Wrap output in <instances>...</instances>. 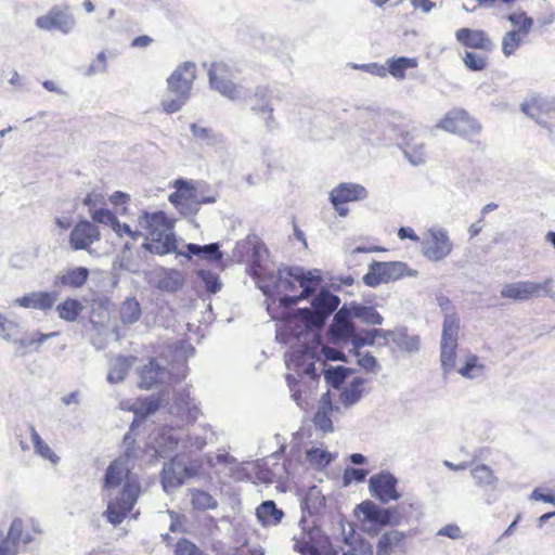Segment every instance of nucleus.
Segmentation results:
<instances>
[{"label":"nucleus","mask_w":555,"mask_h":555,"mask_svg":"<svg viewBox=\"0 0 555 555\" xmlns=\"http://www.w3.org/2000/svg\"><path fill=\"white\" fill-rule=\"evenodd\" d=\"M322 284L321 271H306L301 267L280 268L276 273L270 272L259 285L267 296L276 295L280 306L291 308L300 300L315 296Z\"/></svg>","instance_id":"1"},{"label":"nucleus","mask_w":555,"mask_h":555,"mask_svg":"<svg viewBox=\"0 0 555 555\" xmlns=\"http://www.w3.org/2000/svg\"><path fill=\"white\" fill-rule=\"evenodd\" d=\"M340 299L326 289H321L311 300V308L297 309L293 315L286 318L284 331L287 335L304 343L311 337L313 343L320 337L319 331L323 328L330 315L338 308Z\"/></svg>","instance_id":"2"},{"label":"nucleus","mask_w":555,"mask_h":555,"mask_svg":"<svg viewBox=\"0 0 555 555\" xmlns=\"http://www.w3.org/2000/svg\"><path fill=\"white\" fill-rule=\"evenodd\" d=\"M139 227L146 230L150 242L143 247L156 255H166L176 251L177 241L173 224L162 210L144 211L138 219Z\"/></svg>","instance_id":"3"},{"label":"nucleus","mask_w":555,"mask_h":555,"mask_svg":"<svg viewBox=\"0 0 555 555\" xmlns=\"http://www.w3.org/2000/svg\"><path fill=\"white\" fill-rule=\"evenodd\" d=\"M196 79V64L191 61L181 63L167 78V93L162 99V107L172 114L179 112L190 100Z\"/></svg>","instance_id":"4"},{"label":"nucleus","mask_w":555,"mask_h":555,"mask_svg":"<svg viewBox=\"0 0 555 555\" xmlns=\"http://www.w3.org/2000/svg\"><path fill=\"white\" fill-rule=\"evenodd\" d=\"M418 272L408 267L402 261H373L369 266L363 282L370 287H376L382 283L397 281L403 276H417Z\"/></svg>","instance_id":"5"},{"label":"nucleus","mask_w":555,"mask_h":555,"mask_svg":"<svg viewBox=\"0 0 555 555\" xmlns=\"http://www.w3.org/2000/svg\"><path fill=\"white\" fill-rule=\"evenodd\" d=\"M554 280L546 278L543 282L517 281L506 283L502 286L500 295L502 298L515 301H528L541 296L553 297Z\"/></svg>","instance_id":"6"},{"label":"nucleus","mask_w":555,"mask_h":555,"mask_svg":"<svg viewBox=\"0 0 555 555\" xmlns=\"http://www.w3.org/2000/svg\"><path fill=\"white\" fill-rule=\"evenodd\" d=\"M198 464L184 456L176 455L169 463L164 465L162 472V485L169 493L179 488L185 479L192 478L198 473Z\"/></svg>","instance_id":"7"},{"label":"nucleus","mask_w":555,"mask_h":555,"mask_svg":"<svg viewBox=\"0 0 555 555\" xmlns=\"http://www.w3.org/2000/svg\"><path fill=\"white\" fill-rule=\"evenodd\" d=\"M140 493V486L134 480H128L120 492V496L108 501L104 516L107 521L114 526H118L131 512Z\"/></svg>","instance_id":"8"},{"label":"nucleus","mask_w":555,"mask_h":555,"mask_svg":"<svg viewBox=\"0 0 555 555\" xmlns=\"http://www.w3.org/2000/svg\"><path fill=\"white\" fill-rule=\"evenodd\" d=\"M208 78L211 89L229 100L238 101L245 99V89L232 81L230 67L225 63H212L208 69Z\"/></svg>","instance_id":"9"},{"label":"nucleus","mask_w":555,"mask_h":555,"mask_svg":"<svg viewBox=\"0 0 555 555\" xmlns=\"http://www.w3.org/2000/svg\"><path fill=\"white\" fill-rule=\"evenodd\" d=\"M453 250V244L444 228L433 227L422 243V254L429 261L438 262L447 258Z\"/></svg>","instance_id":"10"},{"label":"nucleus","mask_w":555,"mask_h":555,"mask_svg":"<svg viewBox=\"0 0 555 555\" xmlns=\"http://www.w3.org/2000/svg\"><path fill=\"white\" fill-rule=\"evenodd\" d=\"M35 25L41 30L68 34L74 29L76 20L67 5H54L47 14L37 17Z\"/></svg>","instance_id":"11"},{"label":"nucleus","mask_w":555,"mask_h":555,"mask_svg":"<svg viewBox=\"0 0 555 555\" xmlns=\"http://www.w3.org/2000/svg\"><path fill=\"white\" fill-rule=\"evenodd\" d=\"M397 485L398 479L387 470L371 476L369 480L371 494L384 504L401 498V494L397 491Z\"/></svg>","instance_id":"12"},{"label":"nucleus","mask_w":555,"mask_h":555,"mask_svg":"<svg viewBox=\"0 0 555 555\" xmlns=\"http://www.w3.org/2000/svg\"><path fill=\"white\" fill-rule=\"evenodd\" d=\"M315 360H319L318 351L313 350L311 346L305 345L301 349L292 352L286 364L287 369L295 371L298 376L306 375L312 379H318Z\"/></svg>","instance_id":"13"},{"label":"nucleus","mask_w":555,"mask_h":555,"mask_svg":"<svg viewBox=\"0 0 555 555\" xmlns=\"http://www.w3.org/2000/svg\"><path fill=\"white\" fill-rule=\"evenodd\" d=\"M348 305H344L334 315L333 322L327 330V336L331 343L337 345L352 339L356 332Z\"/></svg>","instance_id":"14"},{"label":"nucleus","mask_w":555,"mask_h":555,"mask_svg":"<svg viewBox=\"0 0 555 555\" xmlns=\"http://www.w3.org/2000/svg\"><path fill=\"white\" fill-rule=\"evenodd\" d=\"M470 476L474 479L476 487L483 491L485 502L488 505L498 501L494 492L499 488V478L494 472L486 464H478L470 468Z\"/></svg>","instance_id":"15"},{"label":"nucleus","mask_w":555,"mask_h":555,"mask_svg":"<svg viewBox=\"0 0 555 555\" xmlns=\"http://www.w3.org/2000/svg\"><path fill=\"white\" fill-rule=\"evenodd\" d=\"M101 237L99 228L88 221H79L69 234V246L73 250H89Z\"/></svg>","instance_id":"16"},{"label":"nucleus","mask_w":555,"mask_h":555,"mask_svg":"<svg viewBox=\"0 0 555 555\" xmlns=\"http://www.w3.org/2000/svg\"><path fill=\"white\" fill-rule=\"evenodd\" d=\"M169 413L181 423L189 424L198 418L199 409L194 399L190 397V391L182 389L176 392L173 403L169 408Z\"/></svg>","instance_id":"17"},{"label":"nucleus","mask_w":555,"mask_h":555,"mask_svg":"<svg viewBox=\"0 0 555 555\" xmlns=\"http://www.w3.org/2000/svg\"><path fill=\"white\" fill-rule=\"evenodd\" d=\"M521 111L539 125L548 127V119L555 115V100L534 96L521 104Z\"/></svg>","instance_id":"18"},{"label":"nucleus","mask_w":555,"mask_h":555,"mask_svg":"<svg viewBox=\"0 0 555 555\" xmlns=\"http://www.w3.org/2000/svg\"><path fill=\"white\" fill-rule=\"evenodd\" d=\"M406 534L392 529L384 532L376 544V555H406Z\"/></svg>","instance_id":"19"},{"label":"nucleus","mask_w":555,"mask_h":555,"mask_svg":"<svg viewBox=\"0 0 555 555\" xmlns=\"http://www.w3.org/2000/svg\"><path fill=\"white\" fill-rule=\"evenodd\" d=\"M59 299L57 292H30L13 301L14 306L41 311L50 310Z\"/></svg>","instance_id":"20"},{"label":"nucleus","mask_w":555,"mask_h":555,"mask_svg":"<svg viewBox=\"0 0 555 555\" xmlns=\"http://www.w3.org/2000/svg\"><path fill=\"white\" fill-rule=\"evenodd\" d=\"M367 197L369 192L362 184L351 182L340 183L330 193V201L332 205L363 201Z\"/></svg>","instance_id":"21"},{"label":"nucleus","mask_w":555,"mask_h":555,"mask_svg":"<svg viewBox=\"0 0 555 555\" xmlns=\"http://www.w3.org/2000/svg\"><path fill=\"white\" fill-rule=\"evenodd\" d=\"M402 152L412 166H420L426 162L425 143L415 131H408L402 134Z\"/></svg>","instance_id":"22"},{"label":"nucleus","mask_w":555,"mask_h":555,"mask_svg":"<svg viewBox=\"0 0 555 555\" xmlns=\"http://www.w3.org/2000/svg\"><path fill=\"white\" fill-rule=\"evenodd\" d=\"M154 287L163 292L176 293L184 284V275L179 270L160 269L151 280Z\"/></svg>","instance_id":"23"},{"label":"nucleus","mask_w":555,"mask_h":555,"mask_svg":"<svg viewBox=\"0 0 555 555\" xmlns=\"http://www.w3.org/2000/svg\"><path fill=\"white\" fill-rule=\"evenodd\" d=\"M186 251H175L178 257H185L191 259L192 256H196L203 260H207L209 262H217L223 258V253L220 250L219 243H210L206 245H198L194 243H189L185 245Z\"/></svg>","instance_id":"24"},{"label":"nucleus","mask_w":555,"mask_h":555,"mask_svg":"<svg viewBox=\"0 0 555 555\" xmlns=\"http://www.w3.org/2000/svg\"><path fill=\"white\" fill-rule=\"evenodd\" d=\"M455 38L460 43L470 49L489 51L493 47L492 40L481 29L460 28L455 33Z\"/></svg>","instance_id":"25"},{"label":"nucleus","mask_w":555,"mask_h":555,"mask_svg":"<svg viewBox=\"0 0 555 555\" xmlns=\"http://www.w3.org/2000/svg\"><path fill=\"white\" fill-rule=\"evenodd\" d=\"M357 509L362 513L365 520L380 526L391 524L396 508H383L372 501H364L357 506Z\"/></svg>","instance_id":"26"},{"label":"nucleus","mask_w":555,"mask_h":555,"mask_svg":"<svg viewBox=\"0 0 555 555\" xmlns=\"http://www.w3.org/2000/svg\"><path fill=\"white\" fill-rule=\"evenodd\" d=\"M131 466L128 464L121 463V460H114L108 467L106 468V472L104 474L103 479V490H113L116 489L121 485L124 480L125 483L128 480H131L129 478Z\"/></svg>","instance_id":"27"},{"label":"nucleus","mask_w":555,"mask_h":555,"mask_svg":"<svg viewBox=\"0 0 555 555\" xmlns=\"http://www.w3.org/2000/svg\"><path fill=\"white\" fill-rule=\"evenodd\" d=\"M169 378V372L166 367L159 365L155 360H151L140 371L139 386L150 389L157 384H162Z\"/></svg>","instance_id":"28"},{"label":"nucleus","mask_w":555,"mask_h":555,"mask_svg":"<svg viewBox=\"0 0 555 555\" xmlns=\"http://www.w3.org/2000/svg\"><path fill=\"white\" fill-rule=\"evenodd\" d=\"M23 535V521L20 518L13 519L8 535L4 538L0 530V555H16L18 542Z\"/></svg>","instance_id":"29"},{"label":"nucleus","mask_w":555,"mask_h":555,"mask_svg":"<svg viewBox=\"0 0 555 555\" xmlns=\"http://www.w3.org/2000/svg\"><path fill=\"white\" fill-rule=\"evenodd\" d=\"M243 247L247 251L251 253L247 259L248 272L254 279L258 280V283L260 285L263 279L268 275V273L263 270L261 266L262 257L267 253V250L262 245L250 242L245 243Z\"/></svg>","instance_id":"30"},{"label":"nucleus","mask_w":555,"mask_h":555,"mask_svg":"<svg viewBox=\"0 0 555 555\" xmlns=\"http://www.w3.org/2000/svg\"><path fill=\"white\" fill-rule=\"evenodd\" d=\"M384 338H391L393 344L401 350L409 353L420 351L421 340L417 335H409L405 327L396 328L395 331H386Z\"/></svg>","instance_id":"31"},{"label":"nucleus","mask_w":555,"mask_h":555,"mask_svg":"<svg viewBox=\"0 0 555 555\" xmlns=\"http://www.w3.org/2000/svg\"><path fill=\"white\" fill-rule=\"evenodd\" d=\"M284 512L278 507L273 500L263 501L256 508V517L262 527H274L281 524Z\"/></svg>","instance_id":"32"},{"label":"nucleus","mask_w":555,"mask_h":555,"mask_svg":"<svg viewBox=\"0 0 555 555\" xmlns=\"http://www.w3.org/2000/svg\"><path fill=\"white\" fill-rule=\"evenodd\" d=\"M89 278V270L85 267L68 268L61 271L55 280V285L80 288Z\"/></svg>","instance_id":"33"},{"label":"nucleus","mask_w":555,"mask_h":555,"mask_svg":"<svg viewBox=\"0 0 555 555\" xmlns=\"http://www.w3.org/2000/svg\"><path fill=\"white\" fill-rule=\"evenodd\" d=\"M273 93L269 87L257 86L253 95L250 96V111L256 115L259 113H270L274 111Z\"/></svg>","instance_id":"34"},{"label":"nucleus","mask_w":555,"mask_h":555,"mask_svg":"<svg viewBox=\"0 0 555 555\" xmlns=\"http://www.w3.org/2000/svg\"><path fill=\"white\" fill-rule=\"evenodd\" d=\"M156 451L164 456L176 451L179 447L183 449V435L173 429H166L156 439Z\"/></svg>","instance_id":"35"},{"label":"nucleus","mask_w":555,"mask_h":555,"mask_svg":"<svg viewBox=\"0 0 555 555\" xmlns=\"http://www.w3.org/2000/svg\"><path fill=\"white\" fill-rule=\"evenodd\" d=\"M332 410V402L327 398V395L323 396L320 401L319 409L313 417L315 428L321 430L323 434L333 431V422L330 416Z\"/></svg>","instance_id":"36"},{"label":"nucleus","mask_w":555,"mask_h":555,"mask_svg":"<svg viewBox=\"0 0 555 555\" xmlns=\"http://www.w3.org/2000/svg\"><path fill=\"white\" fill-rule=\"evenodd\" d=\"M351 315L362 322L371 325L383 324L384 318L379 312L372 306H364L358 302H351L348 305Z\"/></svg>","instance_id":"37"},{"label":"nucleus","mask_w":555,"mask_h":555,"mask_svg":"<svg viewBox=\"0 0 555 555\" xmlns=\"http://www.w3.org/2000/svg\"><path fill=\"white\" fill-rule=\"evenodd\" d=\"M324 504L325 498L317 486L310 487L300 501L301 511L309 515L319 513Z\"/></svg>","instance_id":"38"},{"label":"nucleus","mask_w":555,"mask_h":555,"mask_svg":"<svg viewBox=\"0 0 555 555\" xmlns=\"http://www.w3.org/2000/svg\"><path fill=\"white\" fill-rule=\"evenodd\" d=\"M134 361L135 358L124 356L114 359L111 363L109 372L107 374V380L111 384L122 382Z\"/></svg>","instance_id":"39"},{"label":"nucleus","mask_w":555,"mask_h":555,"mask_svg":"<svg viewBox=\"0 0 555 555\" xmlns=\"http://www.w3.org/2000/svg\"><path fill=\"white\" fill-rule=\"evenodd\" d=\"M191 505L194 509L204 512L216 509L218 501L207 491L199 489L190 490Z\"/></svg>","instance_id":"40"},{"label":"nucleus","mask_w":555,"mask_h":555,"mask_svg":"<svg viewBox=\"0 0 555 555\" xmlns=\"http://www.w3.org/2000/svg\"><path fill=\"white\" fill-rule=\"evenodd\" d=\"M387 72L396 79H403L405 77V70L409 68H415L417 66L416 59L400 56L397 59L387 60Z\"/></svg>","instance_id":"41"},{"label":"nucleus","mask_w":555,"mask_h":555,"mask_svg":"<svg viewBox=\"0 0 555 555\" xmlns=\"http://www.w3.org/2000/svg\"><path fill=\"white\" fill-rule=\"evenodd\" d=\"M460 331V319L455 313L444 315L441 333V341L446 344H457Z\"/></svg>","instance_id":"42"},{"label":"nucleus","mask_w":555,"mask_h":555,"mask_svg":"<svg viewBox=\"0 0 555 555\" xmlns=\"http://www.w3.org/2000/svg\"><path fill=\"white\" fill-rule=\"evenodd\" d=\"M190 130L192 135L206 146H216L222 142L221 135L216 133L211 128L193 122L190 126Z\"/></svg>","instance_id":"43"},{"label":"nucleus","mask_w":555,"mask_h":555,"mask_svg":"<svg viewBox=\"0 0 555 555\" xmlns=\"http://www.w3.org/2000/svg\"><path fill=\"white\" fill-rule=\"evenodd\" d=\"M353 372L354 370L343 365L330 366L324 369V378L330 386L338 389Z\"/></svg>","instance_id":"44"},{"label":"nucleus","mask_w":555,"mask_h":555,"mask_svg":"<svg viewBox=\"0 0 555 555\" xmlns=\"http://www.w3.org/2000/svg\"><path fill=\"white\" fill-rule=\"evenodd\" d=\"M59 335V332H51L48 334L39 331L25 334L21 339H15L14 344L18 345L20 348L34 347L36 350L47 340Z\"/></svg>","instance_id":"45"},{"label":"nucleus","mask_w":555,"mask_h":555,"mask_svg":"<svg viewBox=\"0 0 555 555\" xmlns=\"http://www.w3.org/2000/svg\"><path fill=\"white\" fill-rule=\"evenodd\" d=\"M141 317V307L139 301L133 298H126L120 307V320L124 324H133Z\"/></svg>","instance_id":"46"},{"label":"nucleus","mask_w":555,"mask_h":555,"mask_svg":"<svg viewBox=\"0 0 555 555\" xmlns=\"http://www.w3.org/2000/svg\"><path fill=\"white\" fill-rule=\"evenodd\" d=\"M463 116L464 109L450 111L447 113L444 118L440 120L438 127L451 133L459 134V132H464L465 130L461 127L463 124Z\"/></svg>","instance_id":"47"},{"label":"nucleus","mask_w":555,"mask_h":555,"mask_svg":"<svg viewBox=\"0 0 555 555\" xmlns=\"http://www.w3.org/2000/svg\"><path fill=\"white\" fill-rule=\"evenodd\" d=\"M82 305L77 299L68 298L56 307L59 317L67 322H74L82 310Z\"/></svg>","instance_id":"48"},{"label":"nucleus","mask_w":555,"mask_h":555,"mask_svg":"<svg viewBox=\"0 0 555 555\" xmlns=\"http://www.w3.org/2000/svg\"><path fill=\"white\" fill-rule=\"evenodd\" d=\"M176 191L169 195V202L188 201L197 198V191L184 179L175 181Z\"/></svg>","instance_id":"49"},{"label":"nucleus","mask_w":555,"mask_h":555,"mask_svg":"<svg viewBox=\"0 0 555 555\" xmlns=\"http://www.w3.org/2000/svg\"><path fill=\"white\" fill-rule=\"evenodd\" d=\"M31 441L34 443L35 452L41 457L49 460L51 463L56 464L60 457L52 451V449L41 439L40 435L36 431L34 426H30Z\"/></svg>","instance_id":"50"},{"label":"nucleus","mask_w":555,"mask_h":555,"mask_svg":"<svg viewBox=\"0 0 555 555\" xmlns=\"http://www.w3.org/2000/svg\"><path fill=\"white\" fill-rule=\"evenodd\" d=\"M457 344L440 343V363L444 375L449 374L455 365Z\"/></svg>","instance_id":"51"},{"label":"nucleus","mask_w":555,"mask_h":555,"mask_svg":"<svg viewBox=\"0 0 555 555\" xmlns=\"http://www.w3.org/2000/svg\"><path fill=\"white\" fill-rule=\"evenodd\" d=\"M363 383L364 379L361 377L353 378L350 386L340 395V401L345 406H351L361 399Z\"/></svg>","instance_id":"52"},{"label":"nucleus","mask_w":555,"mask_h":555,"mask_svg":"<svg viewBox=\"0 0 555 555\" xmlns=\"http://www.w3.org/2000/svg\"><path fill=\"white\" fill-rule=\"evenodd\" d=\"M485 365L479 362L478 357L470 356L466 359L465 364L459 370V373L469 379L478 378L483 375Z\"/></svg>","instance_id":"53"},{"label":"nucleus","mask_w":555,"mask_h":555,"mask_svg":"<svg viewBox=\"0 0 555 555\" xmlns=\"http://www.w3.org/2000/svg\"><path fill=\"white\" fill-rule=\"evenodd\" d=\"M522 33L516 30L507 31L502 39V51L505 56H511L522 44Z\"/></svg>","instance_id":"54"},{"label":"nucleus","mask_w":555,"mask_h":555,"mask_svg":"<svg viewBox=\"0 0 555 555\" xmlns=\"http://www.w3.org/2000/svg\"><path fill=\"white\" fill-rule=\"evenodd\" d=\"M124 453L117 459L121 460V463L133 466L134 461L139 457L141 450L135 446V441L131 436V433H127L124 437Z\"/></svg>","instance_id":"55"},{"label":"nucleus","mask_w":555,"mask_h":555,"mask_svg":"<svg viewBox=\"0 0 555 555\" xmlns=\"http://www.w3.org/2000/svg\"><path fill=\"white\" fill-rule=\"evenodd\" d=\"M91 217L94 222L111 227L117 234H120V222L117 217L108 209L100 208L92 211Z\"/></svg>","instance_id":"56"},{"label":"nucleus","mask_w":555,"mask_h":555,"mask_svg":"<svg viewBox=\"0 0 555 555\" xmlns=\"http://www.w3.org/2000/svg\"><path fill=\"white\" fill-rule=\"evenodd\" d=\"M506 18L513 26L517 27L516 31L522 33V37H527L533 26V20L522 11L512 13Z\"/></svg>","instance_id":"57"},{"label":"nucleus","mask_w":555,"mask_h":555,"mask_svg":"<svg viewBox=\"0 0 555 555\" xmlns=\"http://www.w3.org/2000/svg\"><path fill=\"white\" fill-rule=\"evenodd\" d=\"M307 459L313 466L318 468H325L333 461V455L325 450L312 448L307 451Z\"/></svg>","instance_id":"58"},{"label":"nucleus","mask_w":555,"mask_h":555,"mask_svg":"<svg viewBox=\"0 0 555 555\" xmlns=\"http://www.w3.org/2000/svg\"><path fill=\"white\" fill-rule=\"evenodd\" d=\"M386 331L379 328H372L365 331L363 334H353L351 339L354 348H360L363 346H371L374 344L376 337H383Z\"/></svg>","instance_id":"59"},{"label":"nucleus","mask_w":555,"mask_h":555,"mask_svg":"<svg viewBox=\"0 0 555 555\" xmlns=\"http://www.w3.org/2000/svg\"><path fill=\"white\" fill-rule=\"evenodd\" d=\"M315 345L312 346L313 350L318 351V357L321 354L325 358V360L330 361H346L345 354L343 351L328 347L322 344L321 337L317 339L314 343Z\"/></svg>","instance_id":"60"},{"label":"nucleus","mask_w":555,"mask_h":555,"mask_svg":"<svg viewBox=\"0 0 555 555\" xmlns=\"http://www.w3.org/2000/svg\"><path fill=\"white\" fill-rule=\"evenodd\" d=\"M463 62L468 69L474 72L482 70L487 66L486 56L468 51L465 52L463 56Z\"/></svg>","instance_id":"61"},{"label":"nucleus","mask_w":555,"mask_h":555,"mask_svg":"<svg viewBox=\"0 0 555 555\" xmlns=\"http://www.w3.org/2000/svg\"><path fill=\"white\" fill-rule=\"evenodd\" d=\"M198 276L202 279L209 293L216 294L221 289L222 284L216 273L207 270H201L198 272Z\"/></svg>","instance_id":"62"},{"label":"nucleus","mask_w":555,"mask_h":555,"mask_svg":"<svg viewBox=\"0 0 555 555\" xmlns=\"http://www.w3.org/2000/svg\"><path fill=\"white\" fill-rule=\"evenodd\" d=\"M207 462L210 466H215L216 464L224 465L231 472H234L238 467L237 460L225 452L218 453L215 457H212L211 455H207Z\"/></svg>","instance_id":"63"},{"label":"nucleus","mask_w":555,"mask_h":555,"mask_svg":"<svg viewBox=\"0 0 555 555\" xmlns=\"http://www.w3.org/2000/svg\"><path fill=\"white\" fill-rule=\"evenodd\" d=\"M107 70V57L105 52H100L96 57L90 63L85 75L92 77L96 74H102Z\"/></svg>","instance_id":"64"}]
</instances>
